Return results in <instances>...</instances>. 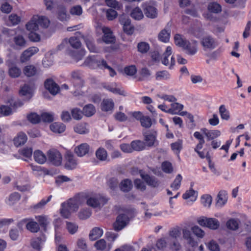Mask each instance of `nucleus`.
I'll return each instance as SVG.
<instances>
[{
    "mask_svg": "<svg viewBox=\"0 0 251 251\" xmlns=\"http://www.w3.org/2000/svg\"><path fill=\"white\" fill-rule=\"evenodd\" d=\"M208 9L211 12L218 13L221 11L222 8L221 5L218 3L211 2L208 4Z\"/></svg>",
    "mask_w": 251,
    "mask_h": 251,
    "instance_id": "864d4df0",
    "label": "nucleus"
},
{
    "mask_svg": "<svg viewBox=\"0 0 251 251\" xmlns=\"http://www.w3.org/2000/svg\"><path fill=\"white\" fill-rule=\"evenodd\" d=\"M135 215L134 209H127L123 213L119 214L113 224L114 230L120 231L125 228Z\"/></svg>",
    "mask_w": 251,
    "mask_h": 251,
    "instance_id": "f257e3e1",
    "label": "nucleus"
},
{
    "mask_svg": "<svg viewBox=\"0 0 251 251\" xmlns=\"http://www.w3.org/2000/svg\"><path fill=\"white\" fill-rule=\"evenodd\" d=\"M102 31L104 34L102 40L106 44L114 43L115 41V38L113 35L112 32L110 28L107 27H103Z\"/></svg>",
    "mask_w": 251,
    "mask_h": 251,
    "instance_id": "4468645a",
    "label": "nucleus"
},
{
    "mask_svg": "<svg viewBox=\"0 0 251 251\" xmlns=\"http://www.w3.org/2000/svg\"><path fill=\"white\" fill-rule=\"evenodd\" d=\"M50 129L53 132L61 133L65 130L66 126L63 123L55 122L50 126Z\"/></svg>",
    "mask_w": 251,
    "mask_h": 251,
    "instance_id": "a878e982",
    "label": "nucleus"
},
{
    "mask_svg": "<svg viewBox=\"0 0 251 251\" xmlns=\"http://www.w3.org/2000/svg\"><path fill=\"white\" fill-rule=\"evenodd\" d=\"M21 70L15 65H11L8 67V74L12 78H17L20 76Z\"/></svg>",
    "mask_w": 251,
    "mask_h": 251,
    "instance_id": "c85d7f7f",
    "label": "nucleus"
},
{
    "mask_svg": "<svg viewBox=\"0 0 251 251\" xmlns=\"http://www.w3.org/2000/svg\"><path fill=\"white\" fill-rule=\"evenodd\" d=\"M70 75L71 82L76 89H79L83 86L84 81L80 71H73L71 73Z\"/></svg>",
    "mask_w": 251,
    "mask_h": 251,
    "instance_id": "39448f33",
    "label": "nucleus"
},
{
    "mask_svg": "<svg viewBox=\"0 0 251 251\" xmlns=\"http://www.w3.org/2000/svg\"><path fill=\"white\" fill-rule=\"evenodd\" d=\"M157 80H168L170 78V74L167 71L157 72L155 74Z\"/></svg>",
    "mask_w": 251,
    "mask_h": 251,
    "instance_id": "8fccbe9b",
    "label": "nucleus"
},
{
    "mask_svg": "<svg viewBox=\"0 0 251 251\" xmlns=\"http://www.w3.org/2000/svg\"><path fill=\"white\" fill-rule=\"evenodd\" d=\"M19 94L21 96L25 97L24 100H29L32 97L31 93V89L27 85H24L19 91Z\"/></svg>",
    "mask_w": 251,
    "mask_h": 251,
    "instance_id": "393cba45",
    "label": "nucleus"
},
{
    "mask_svg": "<svg viewBox=\"0 0 251 251\" xmlns=\"http://www.w3.org/2000/svg\"><path fill=\"white\" fill-rule=\"evenodd\" d=\"M44 85L45 88L53 96L56 95L60 91L59 86L52 79H47L45 81Z\"/></svg>",
    "mask_w": 251,
    "mask_h": 251,
    "instance_id": "f8f14e48",
    "label": "nucleus"
},
{
    "mask_svg": "<svg viewBox=\"0 0 251 251\" xmlns=\"http://www.w3.org/2000/svg\"><path fill=\"white\" fill-rule=\"evenodd\" d=\"M182 233L183 237L187 240L188 244L192 247H195L197 245V242L194 240L190 230L187 229H183L182 230Z\"/></svg>",
    "mask_w": 251,
    "mask_h": 251,
    "instance_id": "412c9836",
    "label": "nucleus"
},
{
    "mask_svg": "<svg viewBox=\"0 0 251 251\" xmlns=\"http://www.w3.org/2000/svg\"><path fill=\"white\" fill-rule=\"evenodd\" d=\"M140 77L139 79L140 81L149 79L151 75V71L147 67L142 68L140 71Z\"/></svg>",
    "mask_w": 251,
    "mask_h": 251,
    "instance_id": "ea45409f",
    "label": "nucleus"
},
{
    "mask_svg": "<svg viewBox=\"0 0 251 251\" xmlns=\"http://www.w3.org/2000/svg\"><path fill=\"white\" fill-rule=\"evenodd\" d=\"M219 113L222 119L227 121L230 119V114L228 110L226 108L225 105H221L219 107Z\"/></svg>",
    "mask_w": 251,
    "mask_h": 251,
    "instance_id": "37998d69",
    "label": "nucleus"
},
{
    "mask_svg": "<svg viewBox=\"0 0 251 251\" xmlns=\"http://www.w3.org/2000/svg\"><path fill=\"white\" fill-rule=\"evenodd\" d=\"M131 17L136 20H140L144 17L142 10L139 7H136L131 12Z\"/></svg>",
    "mask_w": 251,
    "mask_h": 251,
    "instance_id": "f704fd0d",
    "label": "nucleus"
},
{
    "mask_svg": "<svg viewBox=\"0 0 251 251\" xmlns=\"http://www.w3.org/2000/svg\"><path fill=\"white\" fill-rule=\"evenodd\" d=\"M201 203L205 207H209L212 202V197L209 195H204L201 198Z\"/></svg>",
    "mask_w": 251,
    "mask_h": 251,
    "instance_id": "69168bd1",
    "label": "nucleus"
},
{
    "mask_svg": "<svg viewBox=\"0 0 251 251\" xmlns=\"http://www.w3.org/2000/svg\"><path fill=\"white\" fill-rule=\"evenodd\" d=\"M74 130L75 132L83 134L88 133L89 130L86 127V124L84 123H81L78 124L74 126Z\"/></svg>",
    "mask_w": 251,
    "mask_h": 251,
    "instance_id": "49530a36",
    "label": "nucleus"
},
{
    "mask_svg": "<svg viewBox=\"0 0 251 251\" xmlns=\"http://www.w3.org/2000/svg\"><path fill=\"white\" fill-rule=\"evenodd\" d=\"M38 16H34L31 20L26 25V29L30 31H35L39 29V25L37 20Z\"/></svg>",
    "mask_w": 251,
    "mask_h": 251,
    "instance_id": "5701e85b",
    "label": "nucleus"
},
{
    "mask_svg": "<svg viewBox=\"0 0 251 251\" xmlns=\"http://www.w3.org/2000/svg\"><path fill=\"white\" fill-rule=\"evenodd\" d=\"M70 45L72 47L75 49H78L81 47V42L80 40L76 37H72L69 40Z\"/></svg>",
    "mask_w": 251,
    "mask_h": 251,
    "instance_id": "5fc2aeb1",
    "label": "nucleus"
},
{
    "mask_svg": "<svg viewBox=\"0 0 251 251\" xmlns=\"http://www.w3.org/2000/svg\"><path fill=\"white\" fill-rule=\"evenodd\" d=\"M25 75L27 77L36 76L40 73V70L33 65H28L23 69Z\"/></svg>",
    "mask_w": 251,
    "mask_h": 251,
    "instance_id": "2eb2a0df",
    "label": "nucleus"
},
{
    "mask_svg": "<svg viewBox=\"0 0 251 251\" xmlns=\"http://www.w3.org/2000/svg\"><path fill=\"white\" fill-rule=\"evenodd\" d=\"M182 48L187 54L193 55L198 51V42L195 40L192 41V42L187 41Z\"/></svg>",
    "mask_w": 251,
    "mask_h": 251,
    "instance_id": "9d476101",
    "label": "nucleus"
},
{
    "mask_svg": "<svg viewBox=\"0 0 251 251\" xmlns=\"http://www.w3.org/2000/svg\"><path fill=\"white\" fill-rule=\"evenodd\" d=\"M33 157L35 161L40 164H44L47 160L46 156L40 150H36L34 152Z\"/></svg>",
    "mask_w": 251,
    "mask_h": 251,
    "instance_id": "bb28decb",
    "label": "nucleus"
},
{
    "mask_svg": "<svg viewBox=\"0 0 251 251\" xmlns=\"http://www.w3.org/2000/svg\"><path fill=\"white\" fill-rule=\"evenodd\" d=\"M84 64L92 69L99 68L103 69L104 65H106V61L101 59L97 56H90L85 60Z\"/></svg>",
    "mask_w": 251,
    "mask_h": 251,
    "instance_id": "f03ea898",
    "label": "nucleus"
},
{
    "mask_svg": "<svg viewBox=\"0 0 251 251\" xmlns=\"http://www.w3.org/2000/svg\"><path fill=\"white\" fill-rule=\"evenodd\" d=\"M156 132L155 131H151L145 135V141L148 146H152L155 141Z\"/></svg>",
    "mask_w": 251,
    "mask_h": 251,
    "instance_id": "c756f323",
    "label": "nucleus"
},
{
    "mask_svg": "<svg viewBox=\"0 0 251 251\" xmlns=\"http://www.w3.org/2000/svg\"><path fill=\"white\" fill-rule=\"evenodd\" d=\"M62 208L60 210L61 215L65 218H68L72 211L70 209L68 203L64 202L61 204Z\"/></svg>",
    "mask_w": 251,
    "mask_h": 251,
    "instance_id": "79ce46f5",
    "label": "nucleus"
},
{
    "mask_svg": "<svg viewBox=\"0 0 251 251\" xmlns=\"http://www.w3.org/2000/svg\"><path fill=\"white\" fill-rule=\"evenodd\" d=\"M90 146L87 143H82L76 146L75 149V152L78 156L82 157L88 153Z\"/></svg>",
    "mask_w": 251,
    "mask_h": 251,
    "instance_id": "dca6fc26",
    "label": "nucleus"
},
{
    "mask_svg": "<svg viewBox=\"0 0 251 251\" xmlns=\"http://www.w3.org/2000/svg\"><path fill=\"white\" fill-rule=\"evenodd\" d=\"M108 199L102 196H95L88 198L86 201V203L88 205L93 207H100L106 203Z\"/></svg>",
    "mask_w": 251,
    "mask_h": 251,
    "instance_id": "423d86ee",
    "label": "nucleus"
},
{
    "mask_svg": "<svg viewBox=\"0 0 251 251\" xmlns=\"http://www.w3.org/2000/svg\"><path fill=\"white\" fill-rule=\"evenodd\" d=\"M96 112L95 106L92 104L86 105L83 109V114L87 117H91Z\"/></svg>",
    "mask_w": 251,
    "mask_h": 251,
    "instance_id": "4c0bfd02",
    "label": "nucleus"
},
{
    "mask_svg": "<svg viewBox=\"0 0 251 251\" xmlns=\"http://www.w3.org/2000/svg\"><path fill=\"white\" fill-rule=\"evenodd\" d=\"M65 158L66 160L65 165L66 168L72 170L75 168L77 162L73 154L68 152L66 155Z\"/></svg>",
    "mask_w": 251,
    "mask_h": 251,
    "instance_id": "a211bd4d",
    "label": "nucleus"
},
{
    "mask_svg": "<svg viewBox=\"0 0 251 251\" xmlns=\"http://www.w3.org/2000/svg\"><path fill=\"white\" fill-rule=\"evenodd\" d=\"M227 193L225 191H221L219 192L216 202V206L221 207L224 205L227 201Z\"/></svg>",
    "mask_w": 251,
    "mask_h": 251,
    "instance_id": "4be33fe9",
    "label": "nucleus"
},
{
    "mask_svg": "<svg viewBox=\"0 0 251 251\" xmlns=\"http://www.w3.org/2000/svg\"><path fill=\"white\" fill-rule=\"evenodd\" d=\"M198 223L200 226L207 227L212 230L217 229L220 226L219 221L213 218L201 217L198 220Z\"/></svg>",
    "mask_w": 251,
    "mask_h": 251,
    "instance_id": "20e7f679",
    "label": "nucleus"
},
{
    "mask_svg": "<svg viewBox=\"0 0 251 251\" xmlns=\"http://www.w3.org/2000/svg\"><path fill=\"white\" fill-rule=\"evenodd\" d=\"M21 198L20 195L17 192L12 193L9 197L7 203L9 205H13L17 202Z\"/></svg>",
    "mask_w": 251,
    "mask_h": 251,
    "instance_id": "de8ad7c7",
    "label": "nucleus"
},
{
    "mask_svg": "<svg viewBox=\"0 0 251 251\" xmlns=\"http://www.w3.org/2000/svg\"><path fill=\"white\" fill-rule=\"evenodd\" d=\"M172 53V48L170 46L167 47L165 52L163 53L162 58V63L165 66H168L169 64V61L168 60V56L171 55Z\"/></svg>",
    "mask_w": 251,
    "mask_h": 251,
    "instance_id": "a18cd8bd",
    "label": "nucleus"
},
{
    "mask_svg": "<svg viewBox=\"0 0 251 251\" xmlns=\"http://www.w3.org/2000/svg\"><path fill=\"white\" fill-rule=\"evenodd\" d=\"M200 43L204 51H210L215 49L218 43L216 39L210 35H205L202 37Z\"/></svg>",
    "mask_w": 251,
    "mask_h": 251,
    "instance_id": "7ed1b4c3",
    "label": "nucleus"
},
{
    "mask_svg": "<svg viewBox=\"0 0 251 251\" xmlns=\"http://www.w3.org/2000/svg\"><path fill=\"white\" fill-rule=\"evenodd\" d=\"M84 196L82 195H79L73 199H70L67 203L68 204L70 209L72 212L76 211L78 210L79 206L83 202Z\"/></svg>",
    "mask_w": 251,
    "mask_h": 251,
    "instance_id": "1a4fd4ad",
    "label": "nucleus"
},
{
    "mask_svg": "<svg viewBox=\"0 0 251 251\" xmlns=\"http://www.w3.org/2000/svg\"><path fill=\"white\" fill-rule=\"evenodd\" d=\"M92 212L89 209H84L78 213V217L81 220H85L89 218Z\"/></svg>",
    "mask_w": 251,
    "mask_h": 251,
    "instance_id": "052dcab7",
    "label": "nucleus"
},
{
    "mask_svg": "<svg viewBox=\"0 0 251 251\" xmlns=\"http://www.w3.org/2000/svg\"><path fill=\"white\" fill-rule=\"evenodd\" d=\"M26 229L31 232L36 233L40 230V226L38 223L32 219H29L26 223Z\"/></svg>",
    "mask_w": 251,
    "mask_h": 251,
    "instance_id": "7c9ffc66",
    "label": "nucleus"
},
{
    "mask_svg": "<svg viewBox=\"0 0 251 251\" xmlns=\"http://www.w3.org/2000/svg\"><path fill=\"white\" fill-rule=\"evenodd\" d=\"M36 219L39 223V225L43 227L44 230L46 231L47 230V226L50 223V221L48 217L46 216L41 215L36 216Z\"/></svg>",
    "mask_w": 251,
    "mask_h": 251,
    "instance_id": "e433bc0d",
    "label": "nucleus"
},
{
    "mask_svg": "<svg viewBox=\"0 0 251 251\" xmlns=\"http://www.w3.org/2000/svg\"><path fill=\"white\" fill-rule=\"evenodd\" d=\"M53 63V56L51 54L47 55L45 58L42 61V64L45 67H48L51 66Z\"/></svg>",
    "mask_w": 251,
    "mask_h": 251,
    "instance_id": "774afa93",
    "label": "nucleus"
},
{
    "mask_svg": "<svg viewBox=\"0 0 251 251\" xmlns=\"http://www.w3.org/2000/svg\"><path fill=\"white\" fill-rule=\"evenodd\" d=\"M68 54L75 61H78L82 59L84 55V50H70L68 51Z\"/></svg>",
    "mask_w": 251,
    "mask_h": 251,
    "instance_id": "473e14b6",
    "label": "nucleus"
},
{
    "mask_svg": "<svg viewBox=\"0 0 251 251\" xmlns=\"http://www.w3.org/2000/svg\"><path fill=\"white\" fill-rule=\"evenodd\" d=\"M96 156L100 161H105L107 158V151L103 148H99L96 151Z\"/></svg>",
    "mask_w": 251,
    "mask_h": 251,
    "instance_id": "58836bf2",
    "label": "nucleus"
},
{
    "mask_svg": "<svg viewBox=\"0 0 251 251\" xmlns=\"http://www.w3.org/2000/svg\"><path fill=\"white\" fill-rule=\"evenodd\" d=\"M95 247L98 250L101 251H107L106 243L104 239H100L97 241L95 244Z\"/></svg>",
    "mask_w": 251,
    "mask_h": 251,
    "instance_id": "680f3d73",
    "label": "nucleus"
},
{
    "mask_svg": "<svg viewBox=\"0 0 251 251\" xmlns=\"http://www.w3.org/2000/svg\"><path fill=\"white\" fill-rule=\"evenodd\" d=\"M144 12L146 17L151 19H154L157 16V10L151 5H147L144 8Z\"/></svg>",
    "mask_w": 251,
    "mask_h": 251,
    "instance_id": "aec40b11",
    "label": "nucleus"
},
{
    "mask_svg": "<svg viewBox=\"0 0 251 251\" xmlns=\"http://www.w3.org/2000/svg\"><path fill=\"white\" fill-rule=\"evenodd\" d=\"M227 227L231 230H236L239 226V221L234 219L229 220L226 224Z\"/></svg>",
    "mask_w": 251,
    "mask_h": 251,
    "instance_id": "603ef678",
    "label": "nucleus"
},
{
    "mask_svg": "<svg viewBox=\"0 0 251 251\" xmlns=\"http://www.w3.org/2000/svg\"><path fill=\"white\" fill-rule=\"evenodd\" d=\"M114 106V103L111 100H103L101 104V110L103 111L108 112L112 111Z\"/></svg>",
    "mask_w": 251,
    "mask_h": 251,
    "instance_id": "72a5a7b5",
    "label": "nucleus"
},
{
    "mask_svg": "<svg viewBox=\"0 0 251 251\" xmlns=\"http://www.w3.org/2000/svg\"><path fill=\"white\" fill-rule=\"evenodd\" d=\"M191 230L193 233L199 238H202L204 236L205 233L204 231L198 226H195L192 227L191 228Z\"/></svg>",
    "mask_w": 251,
    "mask_h": 251,
    "instance_id": "e2e57ef3",
    "label": "nucleus"
},
{
    "mask_svg": "<svg viewBox=\"0 0 251 251\" xmlns=\"http://www.w3.org/2000/svg\"><path fill=\"white\" fill-rule=\"evenodd\" d=\"M76 245L80 251H88L86 240L83 238H79L76 242Z\"/></svg>",
    "mask_w": 251,
    "mask_h": 251,
    "instance_id": "13d9d810",
    "label": "nucleus"
},
{
    "mask_svg": "<svg viewBox=\"0 0 251 251\" xmlns=\"http://www.w3.org/2000/svg\"><path fill=\"white\" fill-rule=\"evenodd\" d=\"M182 179V176L180 174H178L176 176L175 179L171 185V187L173 190H177L179 188Z\"/></svg>",
    "mask_w": 251,
    "mask_h": 251,
    "instance_id": "4d7b16f0",
    "label": "nucleus"
},
{
    "mask_svg": "<svg viewBox=\"0 0 251 251\" xmlns=\"http://www.w3.org/2000/svg\"><path fill=\"white\" fill-rule=\"evenodd\" d=\"M141 126L145 128H149L151 126V119L148 116H143L140 121Z\"/></svg>",
    "mask_w": 251,
    "mask_h": 251,
    "instance_id": "338daca9",
    "label": "nucleus"
},
{
    "mask_svg": "<svg viewBox=\"0 0 251 251\" xmlns=\"http://www.w3.org/2000/svg\"><path fill=\"white\" fill-rule=\"evenodd\" d=\"M140 176L147 184L153 187H156L159 185V182L154 176H151L146 174L144 175L140 171Z\"/></svg>",
    "mask_w": 251,
    "mask_h": 251,
    "instance_id": "f3484780",
    "label": "nucleus"
},
{
    "mask_svg": "<svg viewBox=\"0 0 251 251\" xmlns=\"http://www.w3.org/2000/svg\"><path fill=\"white\" fill-rule=\"evenodd\" d=\"M39 51V49L35 47L28 48L25 50L21 54L20 61L25 63L28 61L31 56Z\"/></svg>",
    "mask_w": 251,
    "mask_h": 251,
    "instance_id": "9b49d317",
    "label": "nucleus"
},
{
    "mask_svg": "<svg viewBox=\"0 0 251 251\" xmlns=\"http://www.w3.org/2000/svg\"><path fill=\"white\" fill-rule=\"evenodd\" d=\"M55 8L57 14V18L61 21H65L67 19V9L63 3H56Z\"/></svg>",
    "mask_w": 251,
    "mask_h": 251,
    "instance_id": "ddd939ff",
    "label": "nucleus"
},
{
    "mask_svg": "<svg viewBox=\"0 0 251 251\" xmlns=\"http://www.w3.org/2000/svg\"><path fill=\"white\" fill-rule=\"evenodd\" d=\"M103 234V230L100 227H95L90 231L89 237L90 240L94 241L100 238Z\"/></svg>",
    "mask_w": 251,
    "mask_h": 251,
    "instance_id": "b1692460",
    "label": "nucleus"
},
{
    "mask_svg": "<svg viewBox=\"0 0 251 251\" xmlns=\"http://www.w3.org/2000/svg\"><path fill=\"white\" fill-rule=\"evenodd\" d=\"M28 121L33 124L39 123L41 121L40 116L35 113H31L27 116Z\"/></svg>",
    "mask_w": 251,
    "mask_h": 251,
    "instance_id": "bf43d9fd",
    "label": "nucleus"
},
{
    "mask_svg": "<svg viewBox=\"0 0 251 251\" xmlns=\"http://www.w3.org/2000/svg\"><path fill=\"white\" fill-rule=\"evenodd\" d=\"M37 21L38 25L43 27L47 28L49 25L50 21L45 16L38 17Z\"/></svg>",
    "mask_w": 251,
    "mask_h": 251,
    "instance_id": "0e129e2a",
    "label": "nucleus"
},
{
    "mask_svg": "<svg viewBox=\"0 0 251 251\" xmlns=\"http://www.w3.org/2000/svg\"><path fill=\"white\" fill-rule=\"evenodd\" d=\"M48 160L54 165L59 166L62 162L61 153L56 150L51 149L48 151Z\"/></svg>",
    "mask_w": 251,
    "mask_h": 251,
    "instance_id": "6e6552de",
    "label": "nucleus"
},
{
    "mask_svg": "<svg viewBox=\"0 0 251 251\" xmlns=\"http://www.w3.org/2000/svg\"><path fill=\"white\" fill-rule=\"evenodd\" d=\"M132 187V183L129 179H125L122 181L120 184V189L123 192H128Z\"/></svg>",
    "mask_w": 251,
    "mask_h": 251,
    "instance_id": "09e8293b",
    "label": "nucleus"
},
{
    "mask_svg": "<svg viewBox=\"0 0 251 251\" xmlns=\"http://www.w3.org/2000/svg\"><path fill=\"white\" fill-rule=\"evenodd\" d=\"M221 135V132L218 130H210L206 133L207 141L212 140L218 137Z\"/></svg>",
    "mask_w": 251,
    "mask_h": 251,
    "instance_id": "3c124183",
    "label": "nucleus"
},
{
    "mask_svg": "<svg viewBox=\"0 0 251 251\" xmlns=\"http://www.w3.org/2000/svg\"><path fill=\"white\" fill-rule=\"evenodd\" d=\"M171 107L168 109L167 113L171 114H178L183 108V105L177 102L172 103Z\"/></svg>",
    "mask_w": 251,
    "mask_h": 251,
    "instance_id": "2f4dec72",
    "label": "nucleus"
},
{
    "mask_svg": "<svg viewBox=\"0 0 251 251\" xmlns=\"http://www.w3.org/2000/svg\"><path fill=\"white\" fill-rule=\"evenodd\" d=\"M132 151H140L145 149V143L140 140L133 141L131 143Z\"/></svg>",
    "mask_w": 251,
    "mask_h": 251,
    "instance_id": "c03bdc74",
    "label": "nucleus"
},
{
    "mask_svg": "<svg viewBox=\"0 0 251 251\" xmlns=\"http://www.w3.org/2000/svg\"><path fill=\"white\" fill-rule=\"evenodd\" d=\"M171 147L174 152L178 155L182 149V141L178 139L176 142L172 143Z\"/></svg>",
    "mask_w": 251,
    "mask_h": 251,
    "instance_id": "a19ab883",
    "label": "nucleus"
},
{
    "mask_svg": "<svg viewBox=\"0 0 251 251\" xmlns=\"http://www.w3.org/2000/svg\"><path fill=\"white\" fill-rule=\"evenodd\" d=\"M83 39L90 51L92 52H98L99 51V49L96 47L94 44V40L93 37L90 36H86L83 37Z\"/></svg>",
    "mask_w": 251,
    "mask_h": 251,
    "instance_id": "6ab92c4d",
    "label": "nucleus"
},
{
    "mask_svg": "<svg viewBox=\"0 0 251 251\" xmlns=\"http://www.w3.org/2000/svg\"><path fill=\"white\" fill-rule=\"evenodd\" d=\"M66 228L70 234H74L77 231L78 226L75 223L66 222Z\"/></svg>",
    "mask_w": 251,
    "mask_h": 251,
    "instance_id": "6e6d98bb",
    "label": "nucleus"
},
{
    "mask_svg": "<svg viewBox=\"0 0 251 251\" xmlns=\"http://www.w3.org/2000/svg\"><path fill=\"white\" fill-rule=\"evenodd\" d=\"M27 139V136L25 133L20 132L18 134L17 136L14 139V144L17 147L23 145L25 143Z\"/></svg>",
    "mask_w": 251,
    "mask_h": 251,
    "instance_id": "cd10ccee",
    "label": "nucleus"
},
{
    "mask_svg": "<svg viewBox=\"0 0 251 251\" xmlns=\"http://www.w3.org/2000/svg\"><path fill=\"white\" fill-rule=\"evenodd\" d=\"M170 30L164 29L158 34V37L160 41L167 43L169 41L170 37Z\"/></svg>",
    "mask_w": 251,
    "mask_h": 251,
    "instance_id": "c9c22d12",
    "label": "nucleus"
},
{
    "mask_svg": "<svg viewBox=\"0 0 251 251\" xmlns=\"http://www.w3.org/2000/svg\"><path fill=\"white\" fill-rule=\"evenodd\" d=\"M120 23L123 25L124 32L128 35H131L134 31V26L131 25V21L128 16L122 15L119 16Z\"/></svg>",
    "mask_w": 251,
    "mask_h": 251,
    "instance_id": "0eeeda50",
    "label": "nucleus"
}]
</instances>
